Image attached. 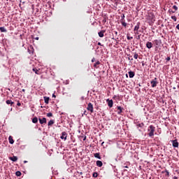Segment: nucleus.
<instances>
[{
    "instance_id": "f257e3e1",
    "label": "nucleus",
    "mask_w": 179,
    "mask_h": 179,
    "mask_svg": "<svg viewBox=\"0 0 179 179\" xmlns=\"http://www.w3.org/2000/svg\"><path fill=\"white\" fill-rule=\"evenodd\" d=\"M156 129V127H155L153 125H150L149 126L148 129V131L149 136L152 137V136H155V131Z\"/></svg>"
},
{
    "instance_id": "f03ea898",
    "label": "nucleus",
    "mask_w": 179,
    "mask_h": 179,
    "mask_svg": "<svg viewBox=\"0 0 179 179\" xmlns=\"http://www.w3.org/2000/svg\"><path fill=\"white\" fill-rule=\"evenodd\" d=\"M87 111H90L91 113H94L93 104L92 103H89L87 104Z\"/></svg>"
},
{
    "instance_id": "7ed1b4c3",
    "label": "nucleus",
    "mask_w": 179,
    "mask_h": 179,
    "mask_svg": "<svg viewBox=\"0 0 179 179\" xmlns=\"http://www.w3.org/2000/svg\"><path fill=\"white\" fill-rule=\"evenodd\" d=\"M152 87H156L157 86V78H155L154 80L150 82Z\"/></svg>"
},
{
    "instance_id": "20e7f679",
    "label": "nucleus",
    "mask_w": 179,
    "mask_h": 179,
    "mask_svg": "<svg viewBox=\"0 0 179 179\" xmlns=\"http://www.w3.org/2000/svg\"><path fill=\"white\" fill-rule=\"evenodd\" d=\"M171 142H172V146L173 148H178L179 143H178V141H177V139L172 140Z\"/></svg>"
},
{
    "instance_id": "39448f33",
    "label": "nucleus",
    "mask_w": 179,
    "mask_h": 179,
    "mask_svg": "<svg viewBox=\"0 0 179 179\" xmlns=\"http://www.w3.org/2000/svg\"><path fill=\"white\" fill-rule=\"evenodd\" d=\"M139 27H141V22H137L136 25L134 27V31H136V34H139V33H138Z\"/></svg>"
},
{
    "instance_id": "423d86ee",
    "label": "nucleus",
    "mask_w": 179,
    "mask_h": 179,
    "mask_svg": "<svg viewBox=\"0 0 179 179\" xmlns=\"http://www.w3.org/2000/svg\"><path fill=\"white\" fill-rule=\"evenodd\" d=\"M172 9H173L174 10H169L171 13H176V12H177V10H178V6L174 5L172 7Z\"/></svg>"
},
{
    "instance_id": "0eeeda50",
    "label": "nucleus",
    "mask_w": 179,
    "mask_h": 179,
    "mask_svg": "<svg viewBox=\"0 0 179 179\" xmlns=\"http://www.w3.org/2000/svg\"><path fill=\"white\" fill-rule=\"evenodd\" d=\"M67 136H68V134H67L66 131H63V132L62 133V136H60V138H61L62 139H64V141H66Z\"/></svg>"
},
{
    "instance_id": "6e6552de",
    "label": "nucleus",
    "mask_w": 179,
    "mask_h": 179,
    "mask_svg": "<svg viewBox=\"0 0 179 179\" xmlns=\"http://www.w3.org/2000/svg\"><path fill=\"white\" fill-rule=\"evenodd\" d=\"M107 103H108V107H110V108H111L113 106V99H107L106 100Z\"/></svg>"
},
{
    "instance_id": "1a4fd4ad",
    "label": "nucleus",
    "mask_w": 179,
    "mask_h": 179,
    "mask_svg": "<svg viewBox=\"0 0 179 179\" xmlns=\"http://www.w3.org/2000/svg\"><path fill=\"white\" fill-rule=\"evenodd\" d=\"M39 122L40 124H47V119L45 117H43L42 119L41 118H39Z\"/></svg>"
},
{
    "instance_id": "9d476101",
    "label": "nucleus",
    "mask_w": 179,
    "mask_h": 179,
    "mask_svg": "<svg viewBox=\"0 0 179 179\" xmlns=\"http://www.w3.org/2000/svg\"><path fill=\"white\" fill-rule=\"evenodd\" d=\"M146 47L147 48H148L149 50H150V48H152V47H153V43H152V42H147L146 43Z\"/></svg>"
},
{
    "instance_id": "9b49d317",
    "label": "nucleus",
    "mask_w": 179,
    "mask_h": 179,
    "mask_svg": "<svg viewBox=\"0 0 179 179\" xmlns=\"http://www.w3.org/2000/svg\"><path fill=\"white\" fill-rule=\"evenodd\" d=\"M8 141H9V143H10V145H13V143H15V141H13V137H12V136H10L8 137Z\"/></svg>"
},
{
    "instance_id": "f8f14e48",
    "label": "nucleus",
    "mask_w": 179,
    "mask_h": 179,
    "mask_svg": "<svg viewBox=\"0 0 179 179\" xmlns=\"http://www.w3.org/2000/svg\"><path fill=\"white\" fill-rule=\"evenodd\" d=\"M0 31L1 33H6L8 30H6V28H5V27H0Z\"/></svg>"
},
{
    "instance_id": "ddd939ff",
    "label": "nucleus",
    "mask_w": 179,
    "mask_h": 179,
    "mask_svg": "<svg viewBox=\"0 0 179 179\" xmlns=\"http://www.w3.org/2000/svg\"><path fill=\"white\" fill-rule=\"evenodd\" d=\"M96 164L97 167H102L103 166V162L101 161H96Z\"/></svg>"
},
{
    "instance_id": "4468645a",
    "label": "nucleus",
    "mask_w": 179,
    "mask_h": 179,
    "mask_svg": "<svg viewBox=\"0 0 179 179\" xmlns=\"http://www.w3.org/2000/svg\"><path fill=\"white\" fill-rule=\"evenodd\" d=\"M43 99L45 104H48L50 103V97L44 96Z\"/></svg>"
},
{
    "instance_id": "2eb2a0df",
    "label": "nucleus",
    "mask_w": 179,
    "mask_h": 179,
    "mask_svg": "<svg viewBox=\"0 0 179 179\" xmlns=\"http://www.w3.org/2000/svg\"><path fill=\"white\" fill-rule=\"evenodd\" d=\"M94 157H96V159H99V160H101V157L100 156V153L97 152V153H94Z\"/></svg>"
},
{
    "instance_id": "dca6fc26",
    "label": "nucleus",
    "mask_w": 179,
    "mask_h": 179,
    "mask_svg": "<svg viewBox=\"0 0 179 179\" xmlns=\"http://www.w3.org/2000/svg\"><path fill=\"white\" fill-rule=\"evenodd\" d=\"M9 159L12 162H17V157H16V156L10 157H9Z\"/></svg>"
},
{
    "instance_id": "f3484780",
    "label": "nucleus",
    "mask_w": 179,
    "mask_h": 179,
    "mask_svg": "<svg viewBox=\"0 0 179 179\" xmlns=\"http://www.w3.org/2000/svg\"><path fill=\"white\" fill-rule=\"evenodd\" d=\"M129 76L130 78H134V76H135V72L134 71H129Z\"/></svg>"
},
{
    "instance_id": "a211bd4d",
    "label": "nucleus",
    "mask_w": 179,
    "mask_h": 179,
    "mask_svg": "<svg viewBox=\"0 0 179 179\" xmlns=\"http://www.w3.org/2000/svg\"><path fill=\"white\" fill-rule=\"evenodd\" d=\"M33 124H37L38 122V118L37 117H35L32 119Z\"/></svg>"
},
{
    "instance_id": "6ab92c4d",
    "label": "nucleus",
    "mask_w": 179,
    "mask_h": 179,
    "mask_svg": "<svg viewBox=\"0 0 179 179\" xmlns=\"http://www.w3.org/2000/svg\"><path fill=\"white\" fill-rule=\"evenodd\" d=\"M6 103V104H10L11 106H13V104H15V102L12 101V100H7Z\"/></svg>"
},
{
    "instance_id": "aec40b11",
    "label": "nucleus",
    "mask_w": 179,
    "mask_h": 179,
    "mask_svg": "<svg viewBox=\"0 0 179 179\" xmlns=\"http://www.w3.org/2000/svg\"><path fill=\"white\" fill-rule=\"evenodd\" d=\"M55 122V121H54L52 120H50L48 123V127H51V125H54Z\"/></svg>"
},
{
    "instance_id": "412c9836",
    "label": "nucleus",
    "mask_w": 179,
    "mask_h": 179,
    "mask_svg": "<svg viewBox=\"0 0 179 179\" xmlns=\"http://www.w3.org/2000/svg\"><path fill=\"white\" fill-rule=\"evenodd\" d=\"M117 110H119L118 114H121L122 113V110H124V108H122L121 106H117Z\"/></svg>"
},
{
    "instance_id": "4be33fe9",
    "label": "nucleus",
    "mask_w": 179,
    "mask_h": 179,
    "mask_svg": "<svg viewBox=\"0 0 179 179\" xmlns=\"http://www.w3.org/2000/svg\"><path fill=\"white\" fill-rule=\"evenodd\" d=\"M32 71H33L34 72H35V73H36V75H40V73H38V72H39V70H38V69L34 68V69H32Z\"/></svg>"
},
{
    "instance_id": "5701e85b",
    "label": "nucleus",
    "mask_w": 179,
    "mask_h": 179,
    "mask_svg": "<svg viewBox=\"0 0 179 179\" xmlns=\"http://www.w3.org/2000/svg\"><path fill=\"white\" fill-rule=\"evenodd\" d=\"M120 22L122 26H123L124 27H127V22H125V21L120 20Z\"/></svg>"
},
{
    "instance_id": "b1692460",
    "label": "nucleus",
    "mask_w": 179,
    "mask_h": 179,
    "mask_svg": "<svg viewBox=\"0 0 179 179\" xmlns=\"http://www.w3.org/2000/svg\"><path fill=\"white\" fill-rule=\"evenodd\" d=\"M99 37H104V31H101L99 32Z\"/></svg>"
},
{
    "instance_id": "393cba45",
    "label": "nucleus",
    "mask_w": 179,
    "mask_h": 179,
    "mask_svg": "<svg viewBox=\"0 0 179 179\" xmlns=\"http://www.w3.org/2000/svg\"><path fill=\"white\" fill-rule=\"evenodd\" d=\"M98 65H100V62L97 61L94 64V68H99Z\"/></svg>"
},
{
    "instance_id": "a878e982",
    "label": "nucleus",
    "mask_w": 179,
    "mask_h": 179,
    "mask_svg": "<svg viewBox=\"0 0 179 179\" xmlns=\"http://www.w3.org/2000/svg\"><path fill=\"white\" fill-rule=\"evenodd\" d=\"M155 44H156L157 45H160V41L156 39L154 41Z\"/></svg>"
},
{
    "instance_id": "bb28decb",
    "label": "nucleus",
    "mask_w": 179,
    "mask_h": 179,
    "mask_svg": "<svg viewBox=\"0 0 179 179\" xmlns=\"http://www.w3.org/2000/svg\"><path fill=\"white\" fill-rule=\"evenodd\" d=\"M15 176H17V177H20V176H22V172L17 171L15 173Z\"/></svg>"
},
{
    "instance_id": "cd10ccee",
    "label": "nucleus",
    "mask_w": 179,
    "mask_h": 179,
    "mask_svg": "<svg viewBox=\"0 0 179 179\" xmlns=\"http://www.w3.org/2000/svg\"><path fill=\"white\" fill-rule=\"evenodd\" d=\"M98 176H99V174L97 173V172H94L92 174V177H94V178H97Z\"/></svg>"
},
{
    "instance_id": "c85d7f7f",
    "label": "nucleus",
    "mask_w": 179,
    "mask_h": 179,
    "mask_svg": "<svg viewBox=\"0 0 179 179\" xmlns=\"http://www.w3.org/2000/svg\"><path fill=\"white\" fill-rule=\"evenodd\" d=\"M138 57H139V55H138V53L135 52L134 55V59H138Z\"/></svg>"
},
{
    "instance_id": "c756f323",
    "label": "nucleus",
    "mask_w": 179,
    "mask_h": 179,
    "mask_svg": "<svg viewBox=\"0 0 179 179\" xmlns=\"http://www.w3.org/2000/svg\"><path fill=\"white\" fill-rule=\"evenodd\" d=\"M165 173H166V177H170V172H169L168 170H166V171H165Z\"/></svg>"
},
{
    "instance_id": "7c9ffc66",
    "label": "nucleus",
    "mask_w": 179,
    "mask_h": 179,
    "mask_svg": "<svg viewBox=\"0 0 179 179\" xmlns=\"http://www.w3.org/2000/svg\"><path fill=\"white\" fill-rule=\"evenodd\" d=\"M171 19H172L174 22H177V17H176V16H171Z\"/></svg>"
},
{
    "instance_id": "2f4dec72",
    "label": "nucleus",
    "mask_w": 179,
    "mask_h": 179,
    "mask_svg": "<svg viewBox=\"0 0 179 179\" xmlns=\"http://www.w3.org/2000/svg\"><path fill=\"white\" fill-rule=\"evenodd\" d=\"M120 20L125 21V15L124 14L121 16V20Z\"/></svg>"
},
{
    "instance_id": "473e14b6",
    "label": "nucleus",
    "mask_w": 179,
    "mask_h": 179,
    "mask_svg": "<svg viewBox=\"0 0 179 179\" xmlns=\"http://www.w3.org/2000/svg\"><path fill=\"white\" fill-rule=\"evenodd\" d=\"M127 40H132V38H134V37L127 36Z\"/></svg>"
},
{
    "instance_id": "72a5a7b5",
    "label": "nucleus",
    "mask_w": 179,
    "mask_h": 179,
    "mask_svg": "<svg viewBox=\"0 0 179 179\" xmlns=\"http://www.w3.org/2000/svg\"><path fill=\"white\" fill-rule=\"evenodd\" d=\"M47 117H52V113H47Z\"/></svg>"
},
{
    "instance_id": "f704fd0d",
    "label": "nucleus",
    "mask_w": 179,
    "mask_h": 179,
    "mask_svg": "<svg viewBox=\"0 0 179 179\" xmlns=\"http://www.w3.org/2000/svg\"><path fill=\"white\" fill-rule=\"evenodd\" d=\"M171 59V58L170 57H168L166 58V62H169V61H170Z\"/></svg>"
},
{
    "instance_id": "c9c22d12",
    "label": "nucleus",
    "mask_w": 179,
    "mask_h": 179,
    "mask_svg": "<svg viewBox=\"0 0 179 179\" xmlns=\"http://www.w3.org/2000/svg\"><path fill=\"white\" fill-rule=\"evenodd\" d=\"M96 61V58L93 57L92 59V62H94Z\"/></svg>"
},
{
    "instance_id": "e433bc0d",
    "label": "nucleus",
    "mask_w": 179,
    "mask_h": 179,
    "mask_svg": "<svg viewBox=\"0 0 179 179\" xmlns=\"http://www.w3.org/2000/svg\"><path fill=\"white\" fill-rule=\"evenodd\" d=\"M17 106H18V107H20V106H22V104L20 103V102H18V103H17Z\"/></svg>"
},
{
    "instance_id": "4c0bfd02",
    "label": "nucleus",
    "mask_w": 179,
    "mask_h": 179,
    "mask_svg": "<svg viewBox=\"0 0 179 179\" xmlns=\"http://www.w3.org/2000/svg\"><path fill=\"white\" fill-rule=\"evenodd\" d=\"M83 115H87V114H86V110L84 111Z\"/></svg>"
},
{
    "instance_id": "58836bf2",
    "label": "nucleus",
    "mask_w": 179,
    "mask_h": 179,
    "mask_svg": "<svg viewBox=\"0 0 179 179\" xmlns=\"http://www.w3.org/2000/svg\"><path fill=\"white\" fill-rule=\"evenodd\" d=\"M176 29L179 31V24L176 26Z\"/></svg>"
},
{
    "instance_id": "ea45409f",
    "label": "nucleus",
    "mask_w": 179,
    "mask_h": 179,
    "mask_svg": "<svg viewBox=\"0 0 179 179\" xmlns=\"http://www.w3.org/2000/svg\"><path fill=\"white\" fill-rule=\"evenodd\" d=\"M173 179H178V177L174 176V177L173 178Z\"/></svg>"
},
{
    "instance_id": "a19ab883",
    "label": "nucleus",
    "mask_w": 179,
    "mask_h": 179,
    "mask_svg": "<svg viewBox=\"0 0 179 179\" xmlns=\"http://www.w3.org/2000/svg\"><path fill=\"white\" fill-rule=\"evenodd\" d=\"M22 92H23L24 93V92H26V90L22 89Z\"/></svg>"
},
{
    "instance_id": "79ce46f5",
    "label": "nucleus",
    "mask_w": 179,
    "mask_h": 179,
    "mask_svg": "<svg viewBox=\"0 0 179 179\" xmlns=\"http://www.w3.org/2000/svg\"><path fill=\"white\" fill-rule=\"evenodd\" d=\"M141 38V36H138L137 39L139 40Z\"/></svg>"
},
{
    "instance_id": "37998d69",
    "label": "nucleus",
    "mask_w": 179,
    "mask_h": 179,
    "mask_svg": "<svg viewBox=\"0 0 179 179\" xmlns=\"http://www.w3.org/2000/svg\"><path fill=\"white\" fill-rule=\"evenodd\" d=\"M98 45H101V43L99 42Z\"/></svg>"
},
{
    "instance_id": "c03bdc74",
    "label": "nucleus",
    "mask_w": 179,
    "mask_h": 179,
    "mask_svg": "<svg viewBox=\"0 0 179 179\" xmlns=\"http://www.w3.org/2000/svg\"><path fill=\"white\" fill-rule=\"evenodd\" d=\"M52 97H55V98L56 97V96H55V94H52Z\"/></svg>"
},
{
    "instance_id": "a18cd8bd",
    "label": "nucleus",
    "mask_w": 179,
    "mask_h": 179,
    "mask_svg": "<svg viewBox=\"0 0 179 179\" xmlns=\"http://www.w3.org/2000/svg\"><path fill=\"white\" fill-rule=\"evenodd\" d=\"M103 23H106V20H103Z\"/></svg>"
},
{
    "instance_id": "49530a36",
    "label": "nucleus",
    "mask_w": 179,
    "mask_h": 179,
    "mask_svg": "<svg viewBox=\"0 0 179 179\" xmlns=\"http://www.w3.org/2000/svg\"><path fill=\"white\" fill-rule=\"evenodd\" d=\"M123 167H124V169H128V166H123Z\"/></svg>"
},
{
    "instance_id": "de8ad7c7",
    "label": "nucleus",
    "mask_w": 179,
    "mask_h": 179,
    "mask_svg": "<svg viewBox=\"0 0 179 179\" xmlns=\"http://www.w3.org/2000/svg\"><path fill=\"white\" fill-rule=\"evenodd\" d=\"M35 40H38V37L35 38Z\"/></svg>"
},
{
    "instance_id": "09e8293b",
    "label": "nucleus",
    "mask_w": 179,
    "mask_h": 179,
    "mask_svg": "<svg viewBox=\"0 0 179 179\" xmlns=\"http://www.w3.org/2000/svg\"><path fill=\"white\" fill-rule=\"evenodd\" d=\"M83 141H86V136L84 138Z\"/></svg>"
},
{
    "instance_id": "8fccbe9b",
    "label": "nucleus",
    "mask_w": 179,
    "mask_h": 179,
    "mask_svg": "<svg viewBox=\"0 0 179 179\" xmlns=\"http://www.w3.org/2000/svg\"><path fill=\"white\" fill-rule=\"evenodd\" d=\"M80 174L82 176V174H83V172H80Z\"/></svg>"
},
{
    "instance_id": "3c124183",
    "label": "nucleus",
    "mask_w": 179,
    "mask_h": 179,
    "mask_svg": "<svg viewBox=\"0 0 179 179\" xmlns=\"http://www.w3.org/2000/svg\"><path fill=\"white\" fill-rule=\"evenodd\" d=\"M126 78H128V74H126Z\"/></svg>"
},
{
    "instance_id": "603ef678",
    "label": "nucleus",
    "mask_w": 179,
    "mask_h": 179,
    "mask_svg": "<svg viewBox=\"0 0 179 179\" xmlns=\"http://www.w3.org/2000/svg\"><path fill=\"white\" fill-rule=\"evenodd\" d=\"M24 163H27V162H26V161H24Z\"/></svg>"
},
{
    "instance_id": "864d4df0",
    "label": "nucleus",
    "mask_w": 179,
    "mask_h": 179,
    "mask_svg": "<svg viewBox=\"0 0 179 179\" xmlns=\"http://www.w3.org/2000/svg\"><path fill=\"white\" fill-rule=\"evenodd\" d=\"M124 171H127V169H124Z\"/></svg>"
},
{
    "instance_id": "5fc2aeb1",
    "label": "nucleus",
    "mask_w": 179,
    "mask_h": 179,
    "mask_svg": "<svg viewBox=\"0 0 179 179\" xmlns=\"http://www.w3.org/2000/svg\"><path fill=\"white\" fill-rule=\"evenodd\" d=\"M104 143V142H102V145Z\"/></svg>"
},
{
    "instance_id": "6e6d98bb",
    "label": "nucleus",
    "mask_w": 179,
    "mask_h": 179,
    "mask_svg": "<svg viewBox=\"0 0 179 179\" xmlns=\"http://www.w3.org/2000/svg\"><path fill=\"white\" fill-rule=\"evenodd\" d=\"M175 3H177V2H175Z\"/></svg>"
},
{
    "instance_id": "4d7b16f0",
    "label": "nucleus",
    "mask_w": 179,
    "mask_h": 179,
    "mask_svg": "<svg viewBox=\"0 0 179 179\" xmlns=\"http://www.w3.org/2000/svg\"><path fill=\"white\" fill-rule=\"evenodd\" d=\"M178 16H179V13H178Z\"/></svg>"
},
{
    "instance_id": "13d9d810",
    "label": "nucleus",
    "mask_w": 179,
    "mask_h": 179,
    "mask_svg": "<svg viewBox=\"0 0 179 179\" xmlns=\"http://www.w3.org/2000/svg\"><path fill=\"white\" fill-rule=\"evenodd\" d=\"M124 1H125V0H124Z\"/></svg>"
}]
</instances>
